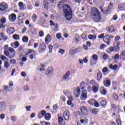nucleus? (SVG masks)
Returning <instances> with one entry per match:
<instances>
[{"label":"nucleus","instance_id":"nucleus-1","mask_svg":"<svg viewBox=\"0 0 125 125\" xmlns=\"http://www.w3.org/2000/svg\"><path fill=\"white\" fill-rule=\"evenodd\" d=\"M63 15L67 21H70L73 18L72 9L68 4H64L63 6Z\"/></svg>","mask_w":125,"mask_h":125},{"label":"nucleus","instance_id":"nucleus-2","mask_svg":"<svg viewBox=\"0 0 125 125\" xmlns=\"http://www.w3.org/2000/svg\"><path fill=\"white\" fill-rule=\"evenodd\" d=\"M79 109L80 111L78 112V115L80 117H84V116H86L88 114V110L84 106H81Z\"/></svg>","mask_w":125,"mask_h":125},{"label":"nucleus","instance_id":"nucleus-3","mask_svg":"<svg viewBox=\"0 0 125 125\" xmlns=\"http://www.w3.org/2000/svg\"><path fill=\"white\" fill-rule=\"evenodd\" d=\"M113 3L110 2V5L108 6L106 10L104 11V10H103V6H101L100 7V9L101 10L102 12H103V13H105V14H110L111 13V10L112 8H113Z\"/></svg>","mask_w":125,"mask_h":125},{"label":"nucleus","instance_id":"nucleus-4","mask_svg":"<svg viewBox=\"0 0 125 125\" xmlns=\"http://www.w3.org/2000/svg\"><path fill=\"white\" fill-rule=\"evenodd\" d=\"M45 74L47 77H52L53 75V68L49 67L46 70Z\"/></svg>","mask_w":125,"mask_h":125},{"label":"nucleus","instance_id":"nucleus-5","mask_svg":"<svg viewBox=\"0 0 125 125\" xmlns=\"http://www.w3.org/2000/svg\"><path fill=\"white\" fill-rule=\"evenodd\" d=\"M93 17L95 22H100V20H101V15L100 13L94 14Z\"/></svg>","mask_w":125,"mask_h":125},{"label":"nucleus","instance_id":"nucleus-6","mask_svg":"<svg viewBox=\"0 0 125 125\" xmlns=\"http://www.w3.org/2000/svg\"><path fill=\"white\" fill-rule=\"evenodd\" d=\"M8 5L7 4L2 2L0 3V11H4L5 9H7Z\"/></svg>","mask_w":125,"mask_h":125},{"label":"nucleus","instance_id":"nucleus-7","mask_svg":"<svg viewBox=\"0 0 125 125\" xmlns=\"http://www.w3.org/2000/svg\"><path fill=\"white\" fill-rule=\"evenodd\" d=\"M9 51H10V52H11V53H13L12 55H10L9 56V58H10V59H11L12 58H14V57H15V53H16L15 50H14V49L11 47H9Z\"/></svg>","mask_w":125,"mask_h":125},{"label":"nucleus","instance_id":"nucleus-8","mask_svg":"<svg viewBox=\"0 0 125 125\" xmlns=\"http://www.w3.org/2000/svg\"><path fill=\"white\" fill-rule=\"evenodd\" d=\"M15 32V28L14 27L8 28L7 30L8 35H12Z\"/></svg>","mask_w":125,"mask_h":125},{"label":"nucleus","instance_id":"nucleus-9","mask_svg":"<svg viewBox=\"0 0 125 125\" xmlns=\"http://www.w3.org/2000/svg\"><path fill=\"white\" fill-rule=\"evenodd\" d=\"M63 118L65 121H68L70 118V113L66 110L63 113Z\"/></svg>","mask_w":125,"mask_h":125},{"label":"nucleus","instance_id":"nucleus-10","mask_svg":"<svg viewBox=\"0 0 125 125\" xmlns=\"http://www.w3.org/2000/svg\"><path fill=\"white\" fill-rule=\"evenodd\" d=\"M46 114V111H45V110H42L38 113V118L42 119V118H43L45 116Z\"/></svg>","mask_w":125,"mask_h":125},{"label":"nucleus","instance_id":"nucleus-11","mask_svg":"<svg viewBox=\"0 0 125 125\" xmlns=\"http://www.w3.org/2000/svg\"><path fill=\"white\" fill-rule=\"evenodd\" d=\"M104 84L106 87H108L111 85V81H110L109 79L106 78L105 80L104 81Z\"/></svg>","mask_w":125,"mask_h":125},{"label":"nucleus","instance_id":"nucleus-12","mask_svg":"<svg viewBox=\"0 0 125 125\" xmlns=\"http://www.w3.org/2000/svg\"><path fill=\"white\" fill-rule=\"evenodd\" d=\"M9 19L11 22H14L16 20V15L14 13L11 14L9 16Z\"/></svg>","mask_w":125,"mask_h":125},{"label":"nucleus","instance_id":"nucleus-13","mask_svg":"<svg viewBox=\"0 0 125 125\" xmlns=\"http://www.w3.org/2000/svg\"><path fill=\"white\" fill-rule=\"evenodd\" d=\"M19 6L20 7L19 9L21 11L26 9V5H25L22 2H20L19 3Z\"/></svg>","mask_w":125,"mask_h":125},{"label":"nucleus","instance_id":"nucleus-14","mask_svg":"<svg viewBox=\"0 0 125 125\" xmlns=\"http://www.w3.org/2000/svg\"><path fill=\"white\" fill-rule=\"evenodd\" d=\"M70 74H71V72H70V71L66 72V73L63 76L62 80H64V81H67L69 80L68 78H69V77L70 76Z\"/></svg>","mask_w":125,"mask_h":125},{"label":"nucleus","instance_id":"nucleus-15","mask_svg":"<svg viewBox=\"0 0 125 125\" xmlns=\"http://www.w3.org/2000/svg\"><path fill=\"white\" fill-rule=\"evenodd\" d=\"M74 94L76 97H80V94H81V88L80 87H77L76 91L74 92Z\"/></svg>","mask_w":125,"mask_h":125},{"label":"nucleus","instance_id":"nucleus-16","mask_svg":"<svg viewBox=\"0 0 125 125\" xmlns=\"http://www.w3.org/2000/svg\"><path fill=\"white\" fill-rule=\"evenodd\" d=\"M51 41V36H50V34H48L46 36L45 38V42L46 43H47V42H50Z\"/></svg>","mask_w":125,"mask_h":125},{"label":"nucleus","instance_id":"nucleus-17","mask_svg":"<svg viewBox=\"0 0 125 125\" xmlns=\"http://www.w3.org/2000/svg\"><path fill=\"white\" fill-rule=\"evenodd\" d=\"M80 98L81 100H86V98H87V94L85 93H82L80 96Z\"/></svg>","mask_w":125,"mask_h":125},{"label":"nucleus","instance_id":"nucleus-18","mask_svg":"<svg viewBox=\"0 0 125 125\" xmlns=\"http://www.w3.org/2000/svg\"><path fill=\"white\" fill-rule=\"evenodd\" d=\"M80 122L81 124H83V125H85L87 124V123H88V119L85 118L84 119H81Z\"/></svg>","mask_w":125,"mask_h":125},{"label":"nucleus","instance_id":"nucleus-19","mask_svg":"<svg viewBox=\"0 0 125 125\" xmlns=\"http://www.w3.org/2000/svg\"><path fill=\"white\" fill-rule=\"evenodd\" d=\"M110 40L111 37L108 35H105L104 38V42H107V41H110Z\"/></svg>","mask_w":125,"mask_h":125},{"label":"nucleus","instance_id":"nucleus-20","mask_svg":"<svg viewBox=\"0 0 125 125\" xmlns=\"http://www.w3.org/2000/svg\"><path fill=\"white\" fill-rule=\"evenodd\" d=\"M115 28V26L114 25H112L108 27V32L109 33H113L114 32L116 31V30H115L114 28Z\"/></svg>","mask_w":125,"mask_h":125},{"label":"nucleus","instance_id":"nucleus-21","mask_svg":"<svg viewBox=\"0 0 125 125\" xmlns=\"http://www.w3.org/2000/svg\"><path fill=\"white\" fill-rule=\"evenodd\" d=\"M41 51L42 52H43V51H45V49H46V45H45L44 43L41 44Z\"/></svg>","mask_w":125,"mask_h":125},{"label":"nucleus","instance_id":"nucleus-22","mask_svg":"<svg viewBox=\"0 0 125 125\" xmlns=\"http://www.w3.org/2000/svg\"><path fill=\"white\" fill-rule=\"evenodd\" d=\"M98 86H92V91L94 93H97V92H98Z\"/></svg>","mask_w":125,"mask_h":125},{"label":"nucleus","instance_id":"nucleus-23","mask_svg":"<svg viewBox=\"0 0 125 125\" xmlns=\"http://www.w3.org/2000/svg\"><path fill=\"white\" fill-rule=\"evenodd\" d=\"M109 69H112V70H117L118 69V65L115 64L113 65L112 64H110L109 65Z\"/></svg>","mask_w":125,"mask_h":125},{"label":"nucleus","instance_id":"nucleus-24","mask_svg":"<svg viewBox=\"0 0 125 125\" xmlns=\"http://www.w3.org/2000/svg\"><path fill=\"white\" fill-rule=\"evenodd\" d=\"M92 12L93 14H99V13H100L99 12V11H98V9H97V8H93L92 9Z\"/></svg>","mask_w":125,"mask_h":125},{"label":"nucleus","instance_id":"nucleus-25","mask_svg":"<svg viewBox=\"0 0 125 125\" xmlns=\"http://www.w3.org/2000/svg\"><path fill=\"white\" fill-rule=\"evenodd\" d=\"M45 115V120H46V121H49L51 117V114H50V113H48Z\"/></svg>","mask_w":125,"mask_h":125},{"label":"nucleus","instance_id":"nucleus-26","mask_svg":"<svg viewBox=\"0 0 125 125\" xmlns=\"http://www.w3.org/2000/svg\"><path fill=\"white\" fill-rule=\"evenodd\" d=\"M74 41L76 43L80 42V36L79 35H75L74 37Z\"/></svg>","mask_w":125,"mask_h":125},{"label":"nucleus","instance_id":"nucleus-27","mask_svg":"<svg viewBox=\"0 0 125 125\" xmlns=\"http://www.w3.org/2000/svg\"><path fill=\"white\" fill-rule=\"evenodd\" d=\"M5 108V104L3 102L0 103V112L2 111L3 108Z\"/></svg>","mask_w":125,"mask_h":125},{"label":"nucleus","instance_id":"nucleus-28","mask_svg":"<svg viewBox=\"0 0 125 125\" xmlns=\"http://www.w3.org/2000/svg\"><path fill=\"white\" fill-rule=\"evenodd\" d=\"M100 92L103 95H106V94L107 93V90L102 87L100 90Z\"/></svg>","mask_w":125,"mask_h":125},{"label":"nucleus","instance_id":"nucleus-29","mask_svg":"<svg viewBox=\"0 0 125 125\" xmlns=\"http://www.w3.org/2000/svg\"><path fill=\"white\" fill-rule=\"evenodd\" d=\"M118 7L120 10H124V9L125 8V4L122 3L120 5H119Z\"/></svg>","mask_w":125,"mask_h":125},{"label":"nucleus","instance_id":"nucleus-30","mask_svg":"<svg viewBox=\"0 0 125 125\" xmlns=\"http://www.w3.org/2000/svg\"><path fill=\"white\" fill-rule=\"evenodd\" d=\"M92 58L94 61L97 62V61L98 60V56H97L96 54H94L92 56Z\"/></svg>","mask_w":125,"mask_h":125},{"label":"nucleus","instance_id":"nucleus-31","mask_svg":"<svg viewBox=\"0 0 125 125\" xmlns=\"http://www.w3.org/2000/svg\"><path fill=\"white\" fill-rule=\"evenodd\" d=\"M43 4L44 8H45L46 9H48L49 4L47 0L44 1Z\"/></svg>","mask_w":125,"mask_h":125},{"label":"nucleus","instance_id":"nucleus-32","mask_svg":"<svg viewBox=\"0 0 125 125\" xmlns=\"http://www.w3.org/2000/svg\"><path fill=\"white\" fill-rule=\"evenodd\" d=\"M88 103L90 105H93L94 104V102H95V100L93 99H90L89 101H88Z\"/></svg>","mask_w":125,"mask_h":125},{"label":"nucleus","instance_id":"nucleus-33","mask_svg":"<svg viewBox=\"0 0 125 125\" xmlns=\"http://www.w3.org/2000/svg\"><path fill=\"white\" fill-rule=\"evenodd\" d=\"M97 80L98 81H100V80H101L102 79V74L101 73V72H99L97 73Z\"/></svg>","mask_w":125,"mask_h":125},{"label":"nucleus","instance_id":"nucleus-34","mask_svg":"<svg viewBox=\"0 0 125 125\" xmlns=\"http://www.w3.org/2000/svg\"><path fill=\"white\" fill-rule=\"evenodd\" d=\"M92 114L94 115H97L98 114V109L97 108H94L92 110Z\"/></svg>","mask_w":125,"mask_h":125},{"label":"nucleus","instance_id":"nucleus-35","mask_svg":"<svg viewBox=\"0 0 125 125\" xmlns=\"http://www.w3.org/2000/svg\"><path fill=\"white\" fill-rule=\"evenodd\" d=\"M22 41L23 42H28V41H29V39L27 36H23Z\"/></svg>","mask_w":125,"mask_h":125},{"label":"nucleus","instance_id":"nucleus-36","mask_svg":"<svg viewBox=\"0 0 125 125\" xmlns=\"http://www.w3.org/2000/svg\"><path fill=\"white\" fill-rule=\"evenodd\" d=\"M19 35L17 34H14L13 36V39H14V40H15L16 41H18V40H19Z\"/></svg>","mask_w":125,"mask_h":125},{"label":"nucleus","instance_id":"nucleus-37","mask_svg":"<svg viewBox=\"0 0 125 125\" xmlns=\"http://www.w3.org/2000/svg\"><path fill=\"white\" fill-rule=\"evenodd\" d=\"M75 53H79V52H81V51L83 50V48L79 47L75 49Z\"/></svg>","mask_w":125,"mask_h":125},{"label":"nucleus","instance_id":"nucleus-38","mask_svg":"<svg viewBox=\"0 0 125 125\" xmlns=\"http://www.w3.org/2000/svg\"><path fill=\"white\" fill-rule=\"evenodd\" d=\"M4 67L6 68V69H8V68H9V63H8V62L5 61L4 62Z\"/></svg>","mask_w":125,"mask_h":125},{"label":"nucleus","instance_id":"nucleus-39","mask_svg":"<svg viewBox=\"0 0 125 125\" xmlns=\"http://www.w3.org/2000/svg\"><path fill=\"white\" fill-rule=\"evenodd\" d=\"M0 22L1 24H5L6 22V19L5 18L3 17L2 19H1Z\"/></svg>","mask_w":125,"mask_h":125},{"label":"nucleus","instance_id":"nucleus-40","mask_svg":"<svg viewBox=\"0 0 125 125\" xmlns=\"http://www.w3.org/2000/svg\"><path fill=\"white\" fill-rule=\"evenodd\" d=\"M38 17H37V15L34 14L32 16V21L35 23L37 21Z\"/></svg>","mask_w":125,"mask_h":125},{"label":"nucleus","instance_id":"nucleus-41","mask_svg":"<svg viewBox=\"0 0 125 125\" xmlns=\"http://www.w3.org/2000/svg\"><path fill=\"white\" fill-rule=\"evenodd\" d=\"M97 62L95 61L94 60H91L90 62V65L91 66H94V65H96V63Z\"/></svg>","mask_w":125,"mask_h":125},{"label":"nucleus","instance_id":"nucleus-42","mask_svg":"<svg viewBox=\"0 0 125 125\" xmlns=\"http://www.w3.org/2000/svg\"><path fill=\"white\" fill-rule=\"evenodd\" d=\"M107 104V102H106V101L103 100L101 102V105L103 107H105V105Z\"/></svg>","mask_w":125,"mask_h":125},{"label":"nucleus","instance_id":"nucleus-43","mask_svg":"<svg viewBox=\"0 0 125 125\" xmlns=\"http://www.w3.org/2000/svg\"><path fill=\"white\" fill-rule=\"evenodd\" d=\"M10 119L11 121L14 123L16 122V120H17V117H16V116H11Z\"/></svg>","mask_w":125,"mask_h":125},{"label":"nucleus","instance_id":"nucleus-44","mask_svg":"<svg viewBox=\"0 0 125 125\" xmlns=\"http://www.w3.org/2000/svg\"><path fill=\"white\" fill-rule=\"evenodd\" d=\"M82 38L83 41H86V40H87V37L86 36V35L85 34H83L82 35Z\"/></svg>","mask_w":125,"mask_h":125},{"label":"nucleus","instance_id":"nucleus-45","mask_svg":"<svg viewBox=\"0 0 125 125\" xmlns=\"http://www.w3.org/2000/svg\"><path fill=\"white\" fill-rule=\"evenodd\" d=\"M10 62L11 64H13V65H15L16 64V60L15 59L10 60Z\"/></svg>","mask_w":125,"mask_h":125},{"label":"nucleus","instance_id":"nucleus-46","mask_svg":"<svg viewBox=\"0 0 125 125\" xmlns=\"http://www.w3.org/2000/svg\"><path fill=\"white\" fill-rule=\"evenodd\" d=\"M113 98L115 100H118L119 99V96L117 95L116 94H114L113 95Z\"/></svg>","mask_w":125,"mask_h":125},{"label":"nucleus","instance_id":"nucleus-47","mask_svg":"<svg viewBox=\"0 0 125 125\" xmlns=\"http://www.w3.org/2000/svg\"><path fill=\"white\" fill-rule=\"evenodd\" d=\"M88 38L89 40H95L96 39V36H93L92 35H89Z\"/></svg>","mask_w":125,"mask_h":125},{"label":"nucleus","instance_id":"nucleus-48","mask_svg":"<svg viewBox=\"0 0 125 125\" xmlns=\"http://www.w3.org/2000/svg\"><path fill=\"white\" fill-rule=\"evenodd\" d=\"M59 53H60L61 54H62V55H63V54L65 53V50L62 49H60L59 50Z\"/></svg>","mask_w":125,"mask_h":125},{"label":"nucleus","instance_id":"nucleus-49","mask_svg":"<svg viewBox=\"0 0 125 125\" xmlns=\"http://www.w3.org/2000/svg\"><path fill=\"white\" fill-rule=\"evenodd\" d=\"M94 105L95 107H96V108H98L99 106H100V104H99V103L97 102L96 100L95 101V102L94 103Z\"/></svg>","mask_w":125,"mask_h":125},{"label":"nucleus","instance_id":"nucleus-50","mask_svg":"<svg viewBox=\"0 0 125 125\" xmlns=\"http://www.w3.org/2000/svg\"><path fill=\"white\" fill-rule=\"evenodd\" d=\"M48 47H49V51L50 53H51L52 52V48H53V46H52V45L50 44L49 45Z\"/></svg>","mask_w":125,"mask_h":125},{"label":"nucleus","instance_id":"nucleus-51","mask_svg":"<svg viewBox=\"0 0 125 125\" xmlns=\"http://www.w3.org/2000/svg\"><path fill=\"white\" fill-rule=\"evenodd\" d=\"M59 124H62L63 122V118L61 117H58Z\"/></svg>","mask_w":125,"mask_h":125},{"label":"nucleus","instance_id":"nucleus-52","mask_svg":"<svg viewBox=\"0 0 125 125\" xmlns=\"http://www.w3.org/2000/svg\"><path fill=\"white\" fill-rule=\"evenodd\" d=\"M14 45L16 46V48H17V47H18L19 45H20V44L19 43V42H18V41H16L15 42Z\"/></svg>","mask_w":125,"mask_h":125},{"label":"nucleus","instance_id":"nucleus-53","mask_svg":"<svg viewBox=\"0 0 125 125\" xmlns=\"http://www.w3.org/2000/svg\"><path fill=\"white\" fill-rule=\"evenodd\" d=\"M69 54H71V55L72 54H76V51H75V49L70 50L69 51Z\"/></svg>","mask_w":125,"mask_h":125},{"label":"nucleus","instance_id":"nucleus-54","mask_svg":"<svg viewBox=\"0 0 125 125\" xmlns=\"http://www.w3.org/2000/svg\"><path fill=\"white\" fill-rule=\"evenodd\" d=\"M103 73H107L108 72V68L105 67L102 70Z\"/></svg>","mask_w":125,"mask_h":125},{"label":"nucleus","instance_id":"nucleus-55","mask_svg":"<svg viewBox=\"0 0 125 125\" xmlns=\"http://www.w3.org/2000/svg\"><path fill=\"white\" fill-rule=\"evenodd\" d=\"M61 33H58L56 34V38L58 40H60L61 39Z\"/></svg>","mask_w":125,"mask_h":125},{"label":"nucleus","instance_id":"nucleus-56","mask_svg":"<svg viewBox=\"0 0 125 125\" xmlns=\"http://www.w3.org/2000/svg\"><path fill=\"white\" fill-rule=\"evenodd\" d=\"M116 124H117L118 125H122V123H121V120L119 119H117Z\"/></svg>","mask_w":125,"mask_h":125},{"label":"nucleus","instance_id":"nucleus-57","mask_svg":"<svg viewBox=\"0 0 125 125\" xmlns=\"http://www.w3.org/2000/svg\"><path fill=\"white\" fill-rule=\"evenodd\" d=\"M29 90V88L28 85L24 86L23 88V90H24V91H28Z\"/></svg>","mask_w":125,"mask_h":125},{"label":"nucleus","instance_id":"nucleus-58","mask_svg":"<svg viewBox=\"0 0 125 125\" xmlns=\"http://www.w3.org/2000/svg\"><path fill=\"white\" fill-rule=\"evenodd\" d=\"M121 56H122V57H125V50H123L122 52H121Z\"/></svg>","mask_w":125,"mask_h":125},{"label":"nucleus","instance_id":"nucleus-59","mask_svg":"<svg viewBox=\"0 0 125 125\" xmlns=\"http://www.w3.org/2000/svg\"><path fill=\"white\" fill-rule=\"evenodd\" d=\"M103 58L104 60H107V59H108V56L107 55V54H104L103 56Z\"/></svg>","mask_w":125,"mask_h":125},{"label":"nucleus","instance_id":"nucleus-60","mask_svg":"<svg viewBox=\"0 0 125 125\" xmlns=\"http://www.w3.org/2000/svg\"><path fill=\"white\" fill-rule=\"evenodd\" d=\"M85 83H84V82H82L81 84H80V85L81 86V89H84V87H83V86H82V85H84Z\"/></svg>","mask_w":125,"mask_h":125},{"label":"nucleus","instance_id":"nucleus-61","mask_svg":"<svg viewBox=\"0 0 125 125\" xmlns=\"http://www.w3.org/2000/svg\"><path fill=\"white\" fill-rule=\"evenodd\" d=\"M44 35V33H43V31H40L39 32V36L40 37H43V36Z\"/></svg>","mask_w":125,"mask_h":125},{"label":"nucleus","instance_id":"nucleus-62","mask_svg":"<svg viewBox=\"0 0 125 125\" xmlns=\"http://www.w3.org/2000/svg\"><path fill=\"white\" fill-rule=\"evenodd\" d=\"M104 37H105L104 36V34H102L98 36V39H103V38H104Z\"/></svg>","mask_w":125,"mask_h":125},{"label":"nucleus","instance_id":"nucleus-63","mask_svg":"<svg viewBox=\"0 0 125 125\" xmlns=\"http://www.w3.org/2000/svg\"><path fill=\"white\" fill-rule=\"evenodd\" d=\"M0 59H1V60H2L3 61H4L5 59H6V57L3 55H1L0 57Z\"/></svg>","mask_w":125,"mask_h":125},{"label":"nucleus","instance_id":"nucleus-64","mask_svg":"<svg viewBox=\"0 0 125 125\" xmlns=\"http://www.w3.org/2000/svg\"><path fill=\"white\" fill-rule=\"evenodd\" d=\"M31 106H26L25 109L26 110V111H28L29 112H30V111H31Z\"/></svg>","mask_w":125,"mask_h":125}]
</instances>
